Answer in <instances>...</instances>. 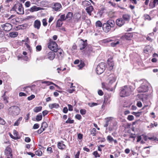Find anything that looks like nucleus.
<instances>
[{"label": "nucleus", "instance_id": "3c124183", "mask_svg": "<svg viewBox=\"0 0 158 158\" xmlns=\"http://www.w3.org/2000/svg\"><path fill=\"white\" fill-rule=\"evenodd\" d=\"M13 134L14 135L15 137H17V139H18L19 138L18 137V132L17 131H16L15 130H14L13 131Z\"/></svg>", "mask_w": 158, "mask_h": 158}, {"label": "nucleus", "instance_id": "a878e982", "mask_svg": "<svg viewBox=\"0 0 158 158\" xmlns=\"http://www.w3.org/2000/svg\"><path fill=\"white\" fill-rule=\"evenodd\" d=\"M151 47L149 45L146 46L144 49V52L146 53H147L151 50Z\"/></svg>", "mask_w": 158, "mask_h": 158}, {"label": "nucleus", "instance_id": "680f3d73", "mask_svg": "<svg viewBox=\"0 0 158 158\" xmlns=\"http://www.w3.org/2000/svg\"><path fill=\"white\" fill-rule=\"evenodd\" d=\"M39 127V125L37 123L35 124L33 127V128L34 129H36L38 128Z\"/></svg>", "mask_w": 158, "mask_h": 158}, {"label": "nucleus", "instance_id": "864d4df0", "mask_svg": "<svg viewBox=\"0 0 158 158\" xmlns=\"http://www.w3.org/2000/svg\"><path fill=\"white\" fill-rule=\"evenodd\" d=\"M35 98V96L33 94H32L31 96L28 97L27 98V99L28 100L30 101L34 99Z\"/></svg>", "mask_w": 158, "mask_h": 158}, {"label": "nucleus", "instance_id": "f3484780", "mask_svg": "<svg viewBox=\"0 0 158 158\" xmlns=\"http://www.w3.org/2000/svg\"><path fill=\"white\" fill-rule=\"evenodd\" d=\"M107 64L109 66L110 70H112L114 66V62L112 59H108L107 60Z\"/></svg>", "mask_w": 158, "mask_h": 158}, {"label": "nucleus", "instance_id": "9b49d317", "mask_svg": "<svg viewBox=\"0 0 158 158\" xmlns=\"http://www.w3.org/2000/svg\"><path fill=\"white\" fill-rule=\"evenodd\" d=\"M62 8L61 4L59 3H55L52 7L53 10L56 11H60Z\"/></svg>", "mask_w": 158, "mask_h": 158}, {"label": "nucleus", "instance_id": "4be33fe9", "mask_svg": "<svg viewBox=\"0 0 158 158\" xmlns=\"http://www.w3.org/2000/svg\"><path fill=\"white\" fill-rule=\"evenodd\" d=\"M85 10L86 12L89 14V15H91V13L93 10V7L92 6H90L87 7L86 8Z\"/></svg>", "mask_w": 158, "mask_h": 158}, {"label": "nucleus", "instance_id": "0eeeda50", "mask_svg": "<svg viewBox=\"0 0 158 158\" xmlns=\"http://www.w3.org/2000/svg\"><path fill=\"white\" fill-rule=\"evenodd\" d=\"M1 27L3 30L6 31H9L12 29V26L9 23H6L1 25Z\"/></svg>", "mask_w": 158, "mask_h": 158}, {"label": "nucleus", "instance_id": "e433bc0d", "mask_svg": "<svg viewBox=\"0 0 158 158\" xmlns=\"http://www.w3.org/2000/svg\"><path fill=\"white\" fill-rule=\"evenodd\" d=\"M48 127V125L46 122H44L42 123L41 126V128L44 129L45 130V128H47Z\"/></svg>", "mask_w": 158, "mask_h": 158}, {"label": "nucleus", "instance_id": "412c9836", "mask_svg": "<svg viewBox=\"0 0 158 158\" xmlns=\"http://www.w3.org/2000/svg\"><path fill=\"white\" fill-rule=\"evenodd\" d=\"M49 107L52 109L53 108L57 109L59 107V104L56 103L50 104L49 105Z\"/></svg>", "mask_w": 158, "mask_h": 158}, {"label": "nucleus", "instance_id": "338daca9", "mask_svg": "<svg viewBox=\"0 0 158 158\" xmlns=\"http://www.w3.org/2000/svg\"><path fill=\"white\" fill-rule=\"evenodd\" d=\"M77 137L79 139H81L82 138L83 135L81 133H79Z\"/></svg>", "mask_w": 158, "mask_h": 158}, {"label": "nucleus", "instance_id": "c9c22d12", "mask_svg": "<svg viewBox=\"0 0 158 158\" xmlns=\"http://www.w3.org/2000/svg\"><path fill=\"white\" fill-rule=\"evenodd\" d=\"M106 139L109 143H111L114 140V139L110 135L108 136Z\"/></svg>", "mask_w": 158, "mask_h": 158}, {"label": "nucleus", "instance_id": "ea45409f", "mask_svg": "<svg viewBox=\"0 0 158 158\" xmlns=\"http://www.w3.org/2000/svg\"><path fill=\"white\" fill-rule=\"evenodd\" d=\"M98 105V104L95 102L89 103H88L89 106L90 107H93V106H96Z\"/></svg>", "mask_w": 158, "mask_h": 158}, {"label": "nucleus", "instance_id": "09e8293b", "mask_svg": "<svg viewBox=\"0 0 158 158\" xmlns=\"http://www.w3.org/2000/svg\"><path fill=\"white\" fill-rule=\"evenodd\" d=\"M127 118L129 121H132L134 119V117L132 115H129Z\"/></svg>", "mask_w": 158, "mask_h": 158}, {"label": "nucleus", "instance_id": "37998d69", "mask_svg": "<svg viewBox=\"0 0 158 158\" xmlns=\"http://www.w3.org/2000/svg\"><path fill=\"white\" fill-rule=\"evenodd\" d=\"M112 41V40L111 39V38H108L103 40H102V41L103 43H106Z\"/></svg>", "mask_w": 158, "mask_h": 158}, {"label": "nucleus", "instance_id": "4c0bfd02", "mask_svg": "<svg viewBox=\"0 0 158 158\" xmlns=\"http://www.w3.org/2000/svg\"><path fill=\"white\" fill-rule=\"evenodd\" d=\"M59 19L62 21L65 20L66 19L65 15L64 14L61 15L60 16V18Z\"/></svg>", "mask_w": 158, "mask_h": 158}, {"label": "nucleus", "instance_id": "8fccbe9b", "mask_svg": "<svg viewBox=\"0 0 158 158\" xmlns=\"http://www.w3.org/2000/svg\"><path fill=\"white\" fill-rule=\"evenodd\" d=\"M36 51H40L41 50L42 47L40 45L37 46L36 47Z\"/></svg>", "mask_w": 158, "mask_h": 158}, {"label": "nucleus", "instance_id": "052dcab7", "mask_svg": "<svg viewBox=\"0 0 158 158\" xmlns=\"http://www.w3.org/2000/svg\"><path fill=\"white\" fill-rule=\"evenodd\" d=\"M68 110L69 111H72L73 110V107L71 105L68 104Z\"/></svg>", "mask_w": 158, "mask_h": 158}, {"label": "nucleus", "instance_id": "603ef678", "mask_svg": "<svg viewBox=\"0 0 158 158\" xmlns=\"http://www.w3.org/2000/svg\"><path fill=\"white\" fill-rule=\"evenodd\" d=\"M35 154L39 156H41L42 154V152L40 150H38L35 152Z\"/></svg>", "mask_w": 158, "mask_h": 158}, {"label": "nucleus", "instance_id": "ddd939ff", "mask_svg": "<svg viewBox=\"0 0 158 158\" xmlns=\"http://www.w3.org/2000/svg\"><path fill=\"white\" fill-rule=\"evenodd\" d=\"M43 9V8L40 7H37L36 6H34L28 10L31 12L37 11Z\"/></svg>", "mask_w": 158, "mask_h": 158}, {"label": "nucleus", "instance_id": "13d9d810", "mask_svg": "<svg viewBox=\"0 0 158 158\" xmlns=\"http://www.w3.org/2000/svg\"><path fill=\"white\" fill-rule=\"evenodd\" d=\"M25 6L26 7H28L30 6V2L29 1H27L25 3Z\"/></svg>", "mask_w": 158, "mask_h": 158}, {"label": "nucleus", "instance_id": "6ab92c4d", "mask_svg": "<svg viewBox=\"0 0 158 158\" xmlns=\"http://www.w3.org/2000/svg\"><path fill=\"white\" fill-rule=\"evenodd\" d=\"M63 143L64 142L63 141H61L60 142H58L57 146L59 149L63 150L65 148L66 146Z\"/></svg>", "mask_w": 158, "mask_h": 158}, {"label": "nucleus", "instance_id": "5fc2aeb1", "mask_svg": "<svg viewBox=\"0 0 158 158\" xmlns=\"http://www.w3.org/2000/svg\"><path fill=\"white\" fill-rule=\"evenodd\" d=\"M44 129L42 128H41H41L39 130H38L37 133L39 134H40L41 133L43 132V131H44Z\"/></svg>", "mask_w": 158, "mask_h": 158}, {"label": "nucleus", "instance_id": "cd10ccee", "mask_svg": "<svg viewBox=\"0 0 158 158\" xmlns=\"http://www.w3.org/2000/svg\"><path fill=\"white\" fill-rule=\"evenodd\" d=\"M73 16V13L71 12H69L67 14L66 16V19L70 20L72 18Z\"/></svg>", "mask_w": 158, "mask_h": 158}, {"label": "nucleus", "instance_id": "de8ad7c7", "mask_svg": "<svg viewBox=\"0 0 158 158\" xmlns=\"http://www.w3.org/2000/svg\"><path fill=\"white\" fill-rule=\"evenodd\" d=\"M43 25L44 26H46L47 25V22L46 19H43L42 21Z\"/></svg>", "mask_w": 158, "mask_h": 158}, {"label": "nucleus", "instance_id": "dca6fc26", "mask_svg": "<svg viewBox=\"0 0 158 158\" xmlns=\"http://www.w3.org/2000/svg\"><path fill=\"white\" fill-rule=\"evenodd\" d=\"M41 26V22L39 20H35L34 23V27L37 30H39Z\"/></svg>", "mask_w": 158, "mask_h": 158}, {"label": "nucleus", "instance_id": "b1692460", "mask_svg": "<svg viewBox=\"0 0 158 158\" xmlns=\"http://www.w3.org/2000/svg\"><path fill=\"white\" fill-rule=\"evenodd\" d=\"M87 40H85V42L83 41L82 44L81 45L80 47V49L81 50L84 49L87 45Z\"/></svg>", "mask_w": 158, "mask_h": 158}, {"label": "nucleus", "instance_id": "423d86ee", "mask_svg": "<svg viewBox=\"0 0 158 158\" xmlns=\"http://www.w3.org/2000/svg\"><path fill=\"white\" fill-rule=\"evenodd\" d=\"M48 48L54 52H56L58 51V47L56 43L54 41H51L48 46Z\"/></svg>", "mask_w": 158, "mask_h": 158}, {"label": "nucleus", "instance_id": "473e14b6", "mask_svg": "<svg viewBox=\"0 0 158 158\" xmlns=\"http://www.w3.org/2000/svg\"><path fill=\"white\" fill-rule=\"evenodd\" d=\"M82 5L84 6H89L91 5L90 3L87 1H85L82 2Z\"/></svg>", "mask_w": 158, "mask_h": 158}, {"label": "nucleus", "instance_id": "2f4dec72", "mask_svg": "<svg viewBox=\"0 0 158 158\" xmlns=\"http://www.w3.org/2000/svg\"><path fill=\"white\" fill-rule=\"evenodd\" d=\"M105 119H106V123L104 125V127H106L108 126V125L109 124V121H110V120H111V118L109 117L108 118H106Z\"/></svg>", "mask_w": 158, "mask_h": 158}, {"label": "nucleus", "instance_id": "774afa93", "mask_svg": "<svg viewBox=\"0 0 158 158\" xmlns=\"http://www.w3.org/2000/svg\"><path fill=\"white\" fill-rule=\"evenodd\" d=\"M85 22L87 23L88 25H89L91 23V21L89 19H87L85 20Z\"/></svg>", "mask_w": 158, "mask_h": 158}, {"label": "nucleus", "instance_id": "5701e85b", "mask_svg": "<svg viewBox=\"0 0 158 158\" xmlns=\"http://www.w3.org/2000/svg\"><path fill=\"white\" fill-rule=\"evenodd\" d=\"M116 77L114 75L111 74L110 75L109 80L110 81H112V82H114L116 81Z\"/></svg>", "mask_w": 158, "mask_h": 158}, {"label": "nucleus", "instance_id": "4d7b16f0", "mask_svg": "<svg viewBox=\"0 0 158 158\" xmlns=\"http://www.w3.org/2000/svg\"><path fill=\"white\" fill-rule=\"evenodd\" d=\"M93 155L95 157H99L100 156L97 151H95L93 152Z\"/></svg>", "mask_w": 158, "mask_h": 158}, {"label": "nucleus", "instance_id": "9d476101", "mask_svg": "<svg viewBox=\"0 0 158 158\" xmlns=\"http://www.w3.org/2000/svg\"><path fill=\"white\" fill-rule=\"evenodd\" d=\"M46 57V58H48L50 60H52L55 57V54L54 52L50 51L47 53Z\"/></svg>", "mask_w": 158, "mask_h": 158}, {"label": "nucleus", "instance_id": "aec40b11", "mask_svg": "<svg viewBox=\"0 0 158 158\" xmlns=\"http://www.w3.org/2000/svg\"><path fill=\"white\" fill-rule=\"evenodd\" d=\"M62 52V50L60 49H58L57 52H57L56 54L57 56H58V59L59 60H61L62 58L63 55Z\"/></svg>", "mask_w": 158, "mask_h": 158}, {"label": "nucleus", "instance_id": "bb28decb", "mask_svg": "<svg viewBox=\"0 0 158 158\" xmlns=\"http://www.w3.org/2000/svg\"><path fill=\"white\" fill-rule=\"evenodd\" d=\"M18 35V33L17 32H11L9 33V35L11 37H15Z\"/></svg>", "mask_w": 158, "mask_h": 158}, {"label": "nucleus", "instance_id": "c85d7f7f", "mask_svg": "<svg viewBox=\"0 0 158 158\" xmlns=\"http://www.w3.org/2000/svg\"><path fill=\"white\" fill-rule=\"evenodd\" d=\"M63 24L62 21L58 19L56 21V27H60Z\"/></svg>", "mask_w": 158, "mask_h": 158}, {"label": "nucleus", "instance_id": "1a4fd4ad", "mask_svg": "<svg viewBox=\"0 0 158 158\" xmlns=\"http://www.w3.org/2000/svg\"><path fill=\"white\" fill-rule=\"evenodd\" d=\"M114 82L109 80L108 83L105 85V88L106 89L110 91H113L115 89L116 87L117 83L113 87H111V85Z\"/></svg>", "mask_w": 158, "mask_h": 158}, {"label": "nucleus", "instance_id": "f257e3e1", "mask_svg": "<svg viewBox=\"0 0 158 158\" xmlns=\"http://www.w3.org/2000/svg\"><path fill=\"white\" fill-rule=\"evenodd\" d=\"M131 93V88L129 86L125 85L121 88L119 95L120 97H124L130 95Z\"/></svg>", "mask_w": 158, "mask_h": 158}, {"label": "nucleus", "instance_id": "72a5a7b5", "mask_svg": "<svg viewBox=\"0 0 158 158\" xmlns=\"http://www.w3.org/2000/svg\"><path fill=\"white\" fill-rule=\"evenodd\" d=\"M42 83H43V84H47V85H51V84H54V83L52 82H50V81H42ZM54 85L56 87H58V86L56 84H54Z\"/></svg>", "mask_w": 158, "mask_h": 158}, {"label": "nucleus", "instance_id": "393cba45", "mask_svg": "<svg viewBox=\"0 0 158 158\" xmlns=\"http://www.w3.org/2000/svg\"><path fill=\"white\" fill-rule=\"evenodd\" d=\"M42 107L41 106L35 107L33 110V111L35 113H38L41 110Z\"/></svg>", "mask_w": 158, "mask_h": 158}, {"label": "nucleus", "instance_id": "6e6552de", "mask_svg": "<svg viewBox=\"0 0 158 158\" xmlns=\"http://www.w3.org/2000/svg\"><path fill=\"white\" fill-rule=\"evenodd\" d=\"M148 89V86L144 84H143L141 85L137 89V91L138 92H146Z\"/></svg>", "mask_w": 158, "mask_h": 158}, {"label": "nucleus", "instance_id": "e2e57ef3", "mask_svg": "<svg viewBox=\"0 0 158 158\" xmlns=\"http://www.w3.org/2000/svg\"><path fill=\"white\" fill-rule=\"evenodd\" d=\"M19 95L20 97L27 96V94H26L22 92L19 93Z\"/></svg>", "mask_w": 158, "mask_h": 158}, {"label": "nucleus", "instance_id": "f8f14e48", "mask_svg": "<svg viewBox=\"0 0 158 158\" xmlns=\"http://www.w3.org/2000/svg\"><path fill=\"white\" fill-rule=\"evenodd\" d=\"M5 154L7 156V158H10L9 156L12 157V155L11 153V148L7 147L5 150Z\"/></svg>", "mask_w": 158, "mask_h": 158}, {"label": "nucleus", "instance_id": "0e129e2a", "mask_svg": "<svg viewBox=\"0 0 158 158\" xmlns=\"http://www.w3.org/2000/svg\"><path fill=\"white\" fill-rule=\"evenodd\" d=\"M158 29V22L157 23L156 26V27H155L153 29V31L154 32H156Z\"/></svg>", "mask_w": 158, "mask_h": 158}, {"label": "nucleus", "instance_id": "58836bf2", "mask_svg": "<svg viewBox=\"0 0 158 158\" xmlns=\"http://www.w3.org/2000/svg\"><path fill=\"white\" fill-rule=\"evenodd\" d=\"M42 118V115L40 114L37 115L36 116V119L37 121H39L41 120Z\"/></svg>", "mask_w": 158, "mask_h": 158}, {"label": "nucleus", "instance_id": "c03bdc74", "mask_svg": "<svg viewBox=\"0 0 158 158\" xmlns=\"http://www.w3.org/2000/svg\"><path fill=\"white\" fill-rule=\"evenodd\" d=\"M74 122V121L73 120H71L70 118H69L65 122L66 123H73Z\"/></svg>", "mask_w": 158, "mask_h": 158}, {"label": "nucleus", "instance_id": "20e7f679", "mask_svg": "<svg viewBox=\"0 0 158 158\" xmlns=\"http://www.w3.org/2000/svg\"><path fill=\"white\" fill-rule=\"evenodd\" d=\"M12 10L15 11L18 14L23 15L24 13L23 8L22 4H16L13 7Z\"/></svg>", "mask_w": 158, "mask_h": 158}, {"label": "nucleus", "instance_id": "bf43d9fd", "mask_svg": "<svg viewBox=\"0 0 158 158\" xmlns=\"http://www.w3.org/2000/svg\"><path fill=\"white\" fill-rule=\"evenodd\" d=\"M5 123L4 120L0 117V124L2 125H4Z\"/></svg>", "mask_w": 158, "mask_h": 158}, {"label": "nucleus", "instance_id": "49530a36", "mask_svg": "<svg viewBox=\"0 0 158 158\" xmlns=\"http://www.w3.org/2000/svg\"><path fill=\"white\" fill-rule=\"evenodd\" d=\"M5 93H6V92H5L2 96V97L3 98L4 101V102L5 103H6L8 102V101L7 99L6 98V97H5Z\"/></svg>", "mask_w": 158, "mask_h": 158}, {"label": "nucleus", "instance_id": "f704fd0d", "mask_svg": "<svg viewBox=\"0 0 158 158\" xmlns=\"http://www.w3.org/2000/svg\"><path fill=\"white\" fill-rule=\"evenodd\" d=\"M96 26L98 27H101L102 26V24L100 21H97L95 23Z\"/></svg>", "mask_w": 158, "mask_h": 158}, {"label": "nucleus", "instance_id": "a18cd8bd", "mask_svg": "<svg viewBox=\"0 0 158 158\" xmlns=\"http://www.w3.org/2000/svg\"><path fill=\"white\" fill-rule=\"evenodd\" d=\"M145 19H148L149 20H151V19L150 16L148 15L145 14L144 15Z\"/></svg>", "mask_w": 158, "mask_h": 158}, {"label": "nucleus", "instance_id": "79ce46f5", "mask_svg": "<svg viewBox=\"0 0 158 158\" xmlns=\"http://www.w3.org/2000/svg\"><path fill=\"white\" fill-rule=\"evenodd\" d=\"M156 3L153 1V2H151L149 3V6L151 8H153L155 6Z\"/></svg>", "mask_w": 158, "mask_h": 158}, {"label": "nucleus", "instance_id": "6e6d98bb", "mask_svg": "<svg viewBox=\"0 0 158 158\" xmlns=\"http://www.w3.org/2000/svg\"><path fill=\"white\" fill-rule=\"evenodd\" d=\"M80 113L82 115L85 114L86 113V110L85 109H81L80 110Z\"/></svg>", "mask_w": 158, "mask_h": 158}, {"label": "nucleus", "instance_id": "39448f33", "mask_svg": "<svg viewBox=\"0 0 158 158\" xmlns=\"http://www.w3.org/2000/svg\"><path fill=\"white\" fill-rule=\"evenodd\" d=\"M106 64L102 62L99 64L97 66L96 70L97 73L98 74H100L104 71Z\"/></svg>", "mask_w": 158, "mask_h": 158}, {"label": "nucleus", "instance_id": "7ed1b4c3", "mask_svg": "<svg viewBox=\"0 0 158 158\" xmlns=\"http://www.w3.org/2000/svg\"><path fill=\"white\" fill-rule=\"evenodd\" d=\"M20 111V109L16 106H12L8 109L9 114L13 116L17 115L19 114Z\"/></svg>", "mask_w": 158, "mask_h": 158}, {"label": "nucleus", "instance_id": "f03ea898", "mask_svg": "<svg viewBox=\"0 0 158 158\" xmlns=\"http://www.w3.org/2000/svg\"><path fill=\"white\" fill-rule=\"evenodd\" d=\"M114 21L112 20H109L103 24L102 28L106 33H108L110 31L111 28L114 27Z\"/></svg>", "mask_w": 158, "mask_h": 158}, {"label": "nucleus", "instance_id": "69168bd1", "mask_svg": "<svg viewBox=\"0 0 158 158\" xmlns=\"http://www.w3.org/2000/svg\"><path fill=\"white\" fill-rule=\"evenodd\" d=\"M75 118L78 120H80L81 118V117L80 114H77L76 115Z\"/></svg>", "mask_w": 158, "mask_h": 158}, {"label": "nucleus", "instance_id": "7c9ffc66", "mask_svg": "<svg viewBox=\"0 0 158 158\" xmlns=\"http://www.w3.org/2000/svg\"><path fill=\"white\" fill-rule=\"evenodd\" d=\"M119 44V41L118 40H116L114 42H112L110 43V45L111 47H115L116 46L117 44Z\"/></svg>", "mask_w": 158, "mask_h": 158}, {"label": "nucleus", "instance_id": "a19ab883", "mask_svg": "<svg viewBox=\"0 0 158 158\" xmlns=\"http://www.w3.org/2000/svg\"><path fill=\"white\" fill-rule=\"evenodd\" d=\"M85 66V64L84 62L81 61L80 62V64L78 65V67H79V69H81Z\"/></svg>", "mask_w": 158, "mask_h": 158}, {"label": "nucleus", "instance_id": "2eb2a0df", "mask_svg": "<svg viewBox=\"0 0 158 158\" xmlns=\"http://www.w3.org/2000/svg\"><path fill=\"white\" fill-rule=\"evenodd\" d=\"M116 23L117 25L121 27L125 23V22L121 18H120L116 20Z\"/></svg>", "mask_w": 158, "mask_h": 158}, {"label": "nucleus", "instance_id": "4468645a", "mask_svg": "<svg viewBox=\"0 0 158 158\" xmlns=\"http://www.w3.org/2000/svg\"><path fill=\"white\" fill-rule=\"evenodd\" d=\"M130 16L128 14H124L122 15V18H121L123 21L125 23H128L130 19Z\"/></svg>", "mask_w": 158, "mask_h": 158}, {"label": "nucleus", "instance_id": "c756f323", "mask_svg": "<svg viewBox=\"0 0 158 158\" xmlns=\"http://www.w3.org/2000/svg\"><path fill=\"white\" fill-rule=\"evenodd\" d=\"M90 134L93 136H95L96 134V130L95 128H93L90 130Z\"/></svg>", "mask_w": 158, "mask_h": 158}, {"label": "nucleus", "instance_id": "a211bd4d", "mask_svg": "<svg viewBox=\"0 0 158 158\" xmlns=\"http://www.w3.org/2000/svg\"><path fill=\"white\" fill-rule=\"evenodd\" d=\"M133 36L132 34L130 33H127L125 35L122 37V39L127 40H130Z\"/></svg>", "mask_w": 158, "mask_h": 158}]
</instances>
